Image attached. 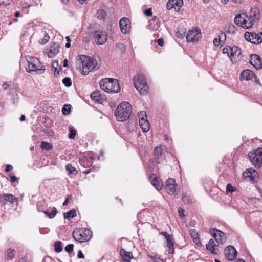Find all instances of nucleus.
<instances>
[{"mask_svg":"<svg viewBox=\"0 0 262 262\" xmlns=\"http://www.w3.org/2000/svg\"><path fill=\"white\" fill-rule=\"evenodd\" d=\"M132 112V106L128 102L121 103L115 111V115L119 121H123L128 119Z\"/></svg>","mask_w":262,"mask_h":262,"instance_id":"nucleus-1","label":"nucleus"},{"mask_svg":"<svg viewBox=\"0 0 262 262\" xmlns=\"http://www.w3.org/2000/svg\"><path fill=\"white\" fill-rule=\"evenodd\" d=\"M100 88L107 93H115L120 90L119 81L114 79L105 78L99 82Z\"/></svg>","mask_w":262,"mask_h":262,"instance_id":"nucleus-2","label":"nucleus"},{"mask_svg":"<svg viewBox=\"0 0 262 262\" xmlns=\"http://www.w3.org/2000/svg\"><path fill=\"white\" fill-rule=\"evenodd\" d=\"M74 239L79 243H84L89 241L93 236L92 231L86 228H76L73 232Z\"/></svg>","mask_w":262,"mask_h":262,"instance_id":"nucleus-3","label":"nucleus"},{"mask_svg":"<svg viewBox=\"0 0 262 262\" xmlns=\"http://www.w3.org/2000/svg\"><path fill=\"white\" fill-rule=\"evenodd\" d=\"M27 61L28 65L26 68V71L28 72L32 73L35 72L38 74H41L44 73L45 67L38 58L34 57H29Z\"/></svg>","mask_w":262,"mask_h":262,"instance_id":"nucleus-4","label":"nucleus"},{"mask_svg":"<svg viewBox=\"0 0 262 262\" xmlns=\"http://www.w3.org/2000/svg\"><path fill=\"white\" fill-rule=\"evenodd\" d=\"M133 81L135 87L141 94H147L148 86L143 76L141 75L135 76L133 78Z\"/></svg>","mask_w":262,"mask_h":262,"instance_id":"nucleus-5","label":"nucleus"},{"mask_svg":"<svg viewBox=\"0 0 262 262\" xmlns=\"http://www.w3.org/2000/svg\"><path fill=\"white\" fill-rule=\"evenodd\" d=\"M248 155L255 168H259L262 166V148H258L254 151L249 152Z\"/></svg>","mask_w":262,"mask_h":262,"instance_id":"nucleus-6","label":"nucleus"},{"mask_svg":"<svg viewBox=\"0 0 262 262\" xmlns=\"http://www.w3.org/2000/svg\"><path fill=\"white\" fill-rule=\"evenodd\" d=\"M84 59L81 61L83 67L82 73L84 75H86L95 69L96 67V61L93 58H90L86 56L82 55Z\"/></svg>","mask_w":262,"mask_h":262,"instance_id":"nucleus-7","label":"nucleus"},{"mask_svg":"<svg viewBox=\"0 0 262 262\" xmlns=\"http://www.w3.org/2000/svg\"><path fill=\"white\" fill-rule=\"evenodd\" d=\"M248 18L246 14L242 13L236 15L234 18V23L236 25L243 28L249 29L253 25L252 21H250V19Z\"/></svg>","mask_w":262,"mask_h":262,"instance_id":"nucleus-8","label":"nucleus"},{"mask_svg":"<svg viewBox=\"0 0 262 262\" xmlns=\"http://www.w3.org/2000/svg\"><path fill=\"white\" fill-rule=\"evenodd\" d=\"M165 148L163 146L156 147L154 149V158L152 159L157 164H162L166 162Z\"/></svg>","mask_w":262,"mask_h":262,"instance_id":"nucleus-9","label":"nucleus"},{"mask_svg":"<svg viewBox=\"0 0 262 262\" xmlns=\"http://www.w3.org/2000/svg\"><path fill=\"white\" fill-rule=\"evenodd\" d=\"M245 38L253 44H259L262 42V32H249L245 33Z\"/></svg>","mask_w":262,"mask_h":262,"instance_id":"nucleus-10","label":"nucleus"},{"mask_svg":"<svg viewBox=\"0 0 262 262\" xmlns=\"http://www.w3.org/2000/svg\"><path fill=\"white\" fill-rule=\"evenodd\" d=\"M201 37V32L197 29L190 30L186 35V41L193 43L198 42Z\"/></svg>","mask_w":262,"mask_h":262,"instance_id":"nucleus-11","label":"nucleus"},{"mask_svg":"<svg viewBox=\"0 0 262 262\" xmlns=\"http://www.w3.org/2000/svg\"><path fill=\"white\" fill-rule=\"evenodd\" d=\"M210 232L217 244H223L224 243L226 239V235L225 233L216 228L210 229Z\"/></svg>","mask_w":262,"mask_h":262,"instance_id":"nucleus-12","label":"nucleus"},{"mask_svg":"<svg viewBox=\"0 0 262 262\" xmlns=\"http://www.w3.org/2000/svg\"><path fill=\"white\" fill-rule=\"evenodd\" d=\"M224 254L227 259L229 261H233L236 258L237 252L233 246L229 245L225 249Z\"/></svg>","mask_w":262,"mask_h":262,"instance_id":"nucleus-13","label":"nucleus"},{"mask_svg":"<svg viewBox=\"0 0 262 262\" xmlns=\"http://www.w3.org/2000/svg\"><path fill=\"white\" fill-rule=\"evenodd\" d=\"M243 177L246 179L249 178L250 180L254 182H257L259 180L257 172L252 168L247 169L243 173Z\"/></svg>","mask_w":262,"mask_h":262,"instance_id":"nucleus-14","label":"nucleus"},{"mask_svg":"<svg viewBox=\"0 0 262 262\" xmlns=\"http://www.w3.org/2000/svg\"><path fill=\"white\" fill-rule=\"evenodd\" d=\"M177 184L176 183L175 180L173 178H168L165 185V189L167 193L170 195L173 194L176 192V186Z\"/></svg>","mask_w":262,"mask_h":262,"instance_id":"nucleus-15","label":"nucleus"},{"mask_svg":"<svg viewBox=\"0 0 262 262\" xmlns=\"http://www.w3.org/2000/svg\"><path fill=\"white\" fill-rule=\"evenodd\" d=\"M18 198L15 197L11 194L3 193L0 195V202L6 204V202H9L11 204L17 202Z\"/></svg>","mask_w":262,"mask_h":262,"instance_id":"nucleus-16","label":"nucleus"},{"mask_svg":"<svg viewBox=\"0 0 262 262\" xmlns=\"http://www.w3.org/2000/svg\"><path fill=\"white\" fill-rule=\"evenodd\" d=\"M250 57V63L256 70L262 69V62L260 56L256 54H252Z\"/></svg>","mask_w":262,"mask_h":262,"instance_id":"nucleus-17","label":"nucleus"},{"mask_svg":"<svg viewBox=\"0 0 262 262\" xmlns=\"http://www.w3.org/2000/svg\"><path fill=\"white\" fill-rule=\"evenodd\" d=\"M130 21L125 17L122 18L119 22L120 28L122 33L126 34L129 31L130 28Z\"/></svg>","mask_w":262,"mask_h":262,"instance_id":"nucleus-18","label":"nucleus"},{"mask_svg":"<svg viewBox=\"0 0 262 262\" xmlns=\"http://www.w3.org/2000/svg\"><path fill=\"white\" fill-rule=\"evenodd\" d=\"M250 17L248 18L250 19V21H252L254 23V21L259 20L260 18V12L258 8L254 7L251 8L249 12Z\"/></svg>","mask_w":262,"mask_h":262,"instance_id":"nucleus-19","label":"nucleus"},{"mask_svg":"<svg viewBox=\"0 0 262 262\" xmlns=\"http://www.w3.org/2000/svg\"><path fill=\"white\" fill-rule=\"evenodd\" d=\"M206 249L211 254H217L219 252V246L215 244L213 239H210L206 245Z\"/></svg>","mask_w":262,"mask_h":262,"instance_id":"nucleus-20","label":"nucleus"},{"mask_svg":"<svg viewBox=\"0 0 262 262\" xmlns=\"http://www.w3.org/2000/svg\"><path fill=\"white\" fill-rule=\"evenodd\" d=\"M94 37L98 45L103 44L107 40L106 37H102V32L99 30L95 31L94 32Z\"/></svg>","mask_w":262,"mask_h":262,"instance_id":"nucleus-21","label":"nucleus"},{"mask_svg":"<svg viewBox=\"0 0 262 262\" xmlns=\"http://www.w3.org/2000/svg\"><path fill=\"white\" fill-rule=\"evenodd\" d=\"M60 46L58 43H53L50 46L48 56L49 58H52L57 54L59 51Z\"/></svg>","mask_w":262,"mask_h":262,"instance_id":"nucleus-22","label":"nucleus"},{"mask_svg":"<svg viewBox=\"0 0 262 262\" xmlns=\"http://www.w3.org/2000/svg\"><path fill=\"white\" fill-rule=\"evenodd\" d=\"M253 77V73L252 71L246 69L243 70L240 75V79L242 80H249L252 79Z\"/></svg>","mask_w":262,"mask_h":262,"instance_id":"nucleus-23","label":"nucleus"},{"mask_svg":"<svg viewBox=\"0 0 262 262\" xmlns=\"http://www.w3.org/2000/svg\"><path fill=\"white\" fill-rule=\"evenodd\" d=\"M80 164L84 168H90L92 166L93 164L92 159L91 157H83L79 159Z\"/></svg>","mask_w":262,"mask_h":262,"instance_id":"nucleus-24","label":"nucleus"},{"mask_svg":"<svg viewBox=\"0 0 262 262\" xmlns=\"http://www.w3.org/2000/svg\"><path fill=\"white\" fill-rule=\"evenodd\" d=\"M16 251L11 248H8L5 252V258L6 260H12L16 255Z\"/></svg>","mask_w":262,"mask_h":262,"instance_id":"nucleus-25","label":"nucleus"},{"mask_svg":"<svg viewBox=\"0 0 262 262\" xmlns=\"http://www.w3.org/2000/svg\"><path fill=\"white\" fill-rule=\"evenodd\" d=\"M120 254L124 261L126 262H132L131 259L133 257V254L132 252H128L124 249H121L120 251Z\"/></svg>","mask_w":262,"mask_h":262,"instance_id":"nucleus-26","label":"nucleus"},{"mask_svg":"<svg viewBox=\"0 0 262 262\" xmlns=\"http://www.w3.org/2000/svg\"><path fill=\"white\" fill-rule=\"evenodd\" d=\"M102 95L99 91H96L91 94V98L96 103H101L102 102Z\"/></svg>","mask_w":262,"mask_h":262,"instance_id":"nucleus-27","label":"nucleus"},{"mask_svg":"<svg viewBox=\"0 0 262 262\" xmlns=\"http://www.w3.org/2000/svg\"><path fill=\"white\" fill-rule=\"evenodd\" d=\"M139 125L144 132H147L150 129L149 123L147 119H141L140 120Z\"/></svg>","mask_w":262,"mask_h":262,"instance_id":"nucleus-28","label":"nucleus"},{"mask_svg":"<svg viewBox=\"0 0 262 262\" xmlns=\"http://www.w3.org/2000/svg\"><path fill=\"white\" fill-rule=\"evenodd\" d=\"M241 54V49L235 46L232 47L231 52H230V59L232 61V58L237 57L238 58Z\"/></svg>","mask_w":262,"mask_h":262,"instance_id":"nucleus-29","label":"nucleus"},{"mask_svg":"<svg viewBox=\"0 0 262 262\" xmlns=\"http://www.w3.org/2000/svg\"><path fill=\"white\" fill-rule=\"evenodd\" d=\"M160 234L165 237L167 241V245L174 244V238L172 235H170L164 231L161 232Z\"/></svg>","mask_w":262,"mask_h":262,"instance_id":"nucleus-30","label":"nucleus"},{"mask_svg":"<svg viewBox=\"0 0 262 262\" xmlns=\"http://www.w3.org/2000/svg\"><path fill=\"white\" fill-rule=\"evenodd\" d=\"M43 213L46 214L49 218L53 219L55 217L57 213V210L56 207H53L52 210L50 212L49 210H45L43 211Z\"/></svg>","mask_w":262,"mask_h":262,"instance_id":"nucleus-31","label":"nucleus"},{"mask_svg":"<svg viewBox=\"0 0 262 262\" xmlns=\"http://www.w3.org/2000/svg\"><path fill=\"white\" fill-rule=\"evenodd\" d=\"M96 16L97 19L104 20L106 17L107 14L103 9H100L97 11Z\"/></svg>","mask_w":262,"mask_h":262,"instance_id":"nucleus-32","label":"nucleus"},{"mask_svg":"<svg viewBox=\"0 0 262 262\" xmlns=\"http://www.w3.org/2000/svg\"><path fill=\"white\" fill-rule=\"evenodd\" d=\"M63 215L65 219H67L70 220L76 216V210L74 209H72L69 210L67 213H64L63 214Z\"/></svg>","mask_w":262,"mask_h":262,"instance_id":"nucleus-33","label":"nucleus"},{"mask_svg":"<svg viewBox=\"0 0 262 262\" xmlns=\"http://www.w3.org/2000/svg\"><path fill=\"white\" fill-rule=\"evenodd\" d=\"M66 169L67 171L69 172V174L76 175L77 174V171H76V168L72 166V164H68L66 166Z\"/></svg>","mask_w":262,"mask_h":262,"instance_id":"nucleus-34","label":"nucleus"},{"mask_svg":"<svg viewBox=\"0 0 262 262\" xmlns=\"http://www.w3.org/2000/svg\"><path fill=\"white\" fill-rule=\"evenodd\" d=\"M40 147L41 149L47 151L51 150L53 149L52 145L51 143L45 141H42L41 142Z\"/></svg>","mask_w":262,"mask_h":262,"instance_id":"nucleus-35","label":"nucleus"},{"mask_svg":"<svg viewBox=\"0 0 262 262\" xmlns=\"http://www.w3.org/2000/svg\"><path fill=\"white\" fill-rule=\"evenodd\" d=\"M151 184L153 185V186L157 189V190H161L162 188L163 185L161 184L159 182L158 178L156 177H155L152 180H151Z\"/></svg>","mask_w":262,"mask_h":262,"instance_id":"nucleus-36","label":"nucleus"},{"mask_svg":"<svg viewBox=\"0 0 262 262\" xmlns=\"http://www.w3.org/2000/svg\"><path fill=\"white\" fill-rule=\"evenodd\" d=\"M173 4L175 6V10L177 12H179L180 10V8L183 5V0H173Z\"/></svg>","mask_w":262,"mask_h":262,"instance_id":"nucleus-37","label":"nucleus"},{"mask_svg":"<svg viewBox=\"0 0 262 262\" xmlns=\"http://www.w3.org/2000/svg\"><path fill=\"white\" fill-rule=\"evenodd\" d=\"M63 248L62 246V242L60 241H57L54 243V250L56 252L59 253L62 251Z\"/></svg>","mask_w":262,"mask_h":262,"instance_id":"nucleus-38","label":"nucleus"},{"mask_svg":"<svg viewBox=\"0 0 262 262\" xmlns=\"http://www.w3.org/2000/svg\"><path fill=\"white\" fill-rule=\"evenodd\" d=\"M155 161L152 159H150L147 163V167L150 172L154 171L155 165L154 164Z\"/></svg>","mask_w":262,"mask_h":262,"instance_id":"nucleus-39","label":"nucleus"},{"mask_svg":"<svg viewBox=\"0 0 262 262\" xmlns=\"http://www.w3.org/2000/svg\"><path fill=\"white\" fill-rule=\"evenodd\" d=\"M71 105L70 104H65L62 110L63 114L65 115H69L70 113Z\"/></svg>","mask_w":262,"mask_h":262,"instance_id":"nucleus-40","label":"nucleus"},{"mask_svg":"<svg viewBox=\"0 0 262 262\" xmlns=\"http://www.w3.org/2000/svg\"><path fill=\"white\" fill-rule=\"evenodd\" d=\"M69 133L68 134V137L70 139H74L76 135V130L74 129L73 127L70 126L69 127Z\"/></svg>","mask_w":262,"mask_h":262,"instance_id":"nucleus-41","label":"nucleus"},{"mask_svg":"<svg viewBox=\"0 0 262 262\" xmlns=\"http://www.w3.org/2000/svg\"><path fill=\"white\" fill-rule=\"evenodd\" d=\"M236 31V27L233 24H229L227 27V31L231 34H234Z\"/></svg>","mask_w":262,"mask_h":262,"instance_id":"nucleus-42","label":"nucleus"},{"mask_svg":"<svg viewBox=\"0 0 262 262\" xmlns=\"http://www.w3.org/2000/svg\"><path fill=\"white\" fill-rule=\"evenodd\" d=\"M217 39L220 40L224 45L226 39V34L224 32H221L219 35Z\"/></svg>","mask_w":262,"mask_h":262,"instance_id":"nucleus-43","label":"nucleus"},{"mask_svg":"<svg viewBox=\"0 0 262 262\" xmlns=\"http://www.w3.org/2000/svg\"><path fill=\"white\" fill-rule=\"evenodd\" d=\"M62 82L67 87H70L72 85V81L70 78L66 77L63 79Z\"/></svg>","mask_w":262,"mask_h":262,"instance_id":"nucleus-44","label":"nucleus"},{"mask_svg":"<svg viewBox=\"0 0 262 262\" xmlns=\"http://www.w3.org/2000/svg\"><path fill=\"white\" fill-rule=\"evenodd\" d=\"M186 34V30H178L176 33V36L178 38H183Z\"/></svg>","mask_w":262,"mask_h":262,"instance_id":"nucleus-45","label":"nucleus"},{"mask_svg":"<svg viewBox=\"0 0 262 262\" xmlns=\"http://www.w3.org/2000/svg\"><path fill=\"white\" fill-rule=\"evenodd\" d=\"M50 37L47 33H45L43 38L41 40H39V42L41 44L46 43L49 40Z\"/></svg>","mask_w":262,"mask_h":262,"instance_id":"nucleus-46","label":"nucleus"},{"mask_svg":"<svg viewBox=\"0 0 262 262\" xmlns=\"http://www.w3.org/2000/svg\"><path fill=\"white\" fill-rule=\"evenodd\" d=\"M183 201L184 203H186V204H189L191 203V200L190 198L186 195V194L183 193L182 195V198Z\"/></svg>","mask_w":262,"mask_h":262,"instance_id":"nucleus-47","label":"nucleus"},{"mask_svg":"<svg viewBox=\"0 0 262 262\" xmlns=\"http://www.w3.org/2000/svg\"><path fill=\"white\" fill-rule=\"evenodd\" d=\"M231 48L232 47H225L222 50L223 53L224 54H227L228 56L230 58V52H231Z\"/></svg>","mask_w":262,"mask_h":262,"instance_id":"nucleus-48","label":"nucleus"},{"mask_svg":"<svg viewBox=\"0 0 262 262\" xmlns=\"http://www.w3.org/2000/svg\"><path fill=\"white\" fill-rule=\"evenodd\" d=\"M74 249V245L73 244H68L65 247V250L68 253H70L71 252L73 251Z\"/></svg>","mask_w":262,"mask_h":262,"instance_id":"nucleus-49","label":"nucleus"},{"mask_svg":"<svg viewBox=\"0 0 262 262\" xmlns=\"http://www.w3.org/2000/svg\"><path fill=\"white\" fill-rule=\"evenodd\" d=\"M139 120L141 119H147L146 113L145 111H140L138 113Z\"/></svg>","mask_w":262,"mask_h":262,"instance_id":"nucleus-50","label":"nucleus"},{"mask_svg":"<svg viewBox=\"0 0 262 262\" xmlns=\"http://www.w3.org/2000/svg\"><path fill=\"white\" fill-rule=\"evenodd\" d=\"M235 191V188H234V187H233L231 184H227V188H226V191L227 192H230V193H232V192H233Z\"/></svg>","mask_w":262,"mask_h":262,"instance_id":"nucleus-51","label":"nucleus"},{"mask_svg":"<svg viewBox=\"0 0 262 262\" xmlns=\"http://www.w3.org/2000/svg\"><path fill=\"white\" fill-rule=\"evenodd\" d=\"M167 8L168 10H170L173 8H176L174 4L173 0H169L166 5Z\"/></svg>","mask_w":262,"mask_h":262,"instance_id":"nucleus-52","label":"nucleus"},{"mask_svg":"<svg viewBox=\"0 0 262 262\" xmlns=\"http://www.w3.org/2000/svg\"><path fill=\"white\" fill-rule=\"evenodd\" d=\"M178 211L179 216L181 219L184 218L185 216L184 210L181 207H179L178 209Z\"/></svg>","mask_w":262,"mask_h":262,"instance_id":"nucleus-53","label":"nucleus"},{"mask_svg":"<svg viewBox=\"0 0 262 262\" xmlns=\"http://www.w3.org/2000/svg\"><path fill=\"white\" fill-rule=\"evenodd\" d=\"M190 233L191 236L193 239L194 238V237H198L199 236L198 233L194 229L190 230Z\"/></svg>","mask_w":262,"mask_h":262,"instance_id":"nucleus-54","label":"nucleus"},{"mask_svg":"<svg viewBox=\"0 0 262 262\" xmlns=\"http://www.w3.org/2000/svg\"><path fill=\"white\" fill-rule=\"evenodd\" d=\"M149 258L153 260V262H163V260L156 256H148Z\"/></svg>","mask_w":262,"mask_h":262,"instance_id":"nucleus-55","label":"nucleus"},{"mask_svg":"<svg viewBox=\"0 0 262 262\" xmlns=\"http://www.w3.org/2000/svg\"><path fill=\"white\" fill-rule=\"evenodd\" d=\"M167 246L168 248V253L169 254H173L174 253L173 244L167 245Z\"/></svg>","mask_w":262,"mask_h":262,"instance_id":"nucleus-56","label":"nucleus"},{"mask_svg":"<svg viewBox=\"0 0 262 262\" xmlns=\"http://www.w3.org/2000/svg\"><path fill=\"white\" fill-rule=\"evenodd\" d=\"M213 43L214 46H218L220 45L221 46L223 45L220 40L217 39V38H214L213 40Z\"/></svg>","mask_w":262,"mask_h":262,"instance_id":"nucleus-57","label":"nucleus"},{"mask_svg":"<svg viewBox=\"0 0 262 262\" xmlns=\"http://www.w3.org/2000/svg\"><path fill=\"white\" fill-rule=\"evenodd\" d=\"M144 14L147 16H151L152 15L151 8H148L144 11Z\"/></svg>","mask_w":262,"mask_h":262,"instance_id":"nucleus-58","label":"nucleus"},{"mask_svg":"<svg viewBox=\"0 0 262 262\" xmlns=\"http://www.w3.org/2000/svg\"><path fill=\"white\" fill-rule=\"evenodd\" d=\"M155 41L157 42L158 43V45L161 47H162L164 45V40L162 38H160L157 40H155Z\"/></svg>","mask_w":262,"mask_h":262,"instance_id":"nucleus-59","label":"nucleus"},{"mask_svg":"<svg viewBox=\"0 0 262 262\" xmlns=\"http://www.w3.org/2000/svg\"><path fill=\"white\" fill-rule=\"evenodd\" d=\"M13 169V166L10 164H8L6 166V168L5 170V172L8 173L12 170Z\"/></svg>","mask_w":262,"mask_h":262,"instance_id":"nucleus-60","label":"nucleus"},{"mask_svg":"<svg viewBox=\"0 0 262 262\" xmlns=\"http://www.w3.org/2000/svg\"><path fill=\"white\" fill-rule=\"evenodd\" d=\"M72 199V195H69L67 198H66V199L65 200V201L63 202V206H66L68 204L69 202V199Z\"/></svg>","mask_w":262,"mask_h":262,"instance_id":"nucleus-61","label":"nucleus"},{"mask_svg":"<svg viewBox=\"0 0 262 262\" xmlns=\"http://www.w3.org/2000/svg\"><path fill=\"white\" fill-rule=\"evenodd\" d=\"M10 181L12 182H14L18 180V178L14 175H12L10 177Z\"/></svg>","mask_w":262,"mask_h":262,"instance_id":"nucleus-62","label":"nucleus"},{"mask_svg":"<svg viewBox=\"0 0 262 262\" xmlns=\"http://www.w3.org/2000/svg\"><path fill=\"white\" fill-rule=\"evenodd\" d=\"M193 240L194 243L196 245H199L201 244V241L200 240L199 236L198 237H194Z\"/></svg>","mask_w":262,"mask_h":262,"instance_id":"nucleus-63","label":"nucleus"},{"mask_svg":"<svg viewBox=\"0 0 262 262\" xmlns=\"http://www.w3.org/2000/svg\"><path fill=\"white\" fill-rule=\"evenodd\" d=\"M37 210L38 212H41L43 213V211H45V210H43L42 206L38 203L37 204Z\"/></svg>","mask_w":262,"mask_h":262,"instance_id":"nucleus-64","label":"nucleus"}]
</instances>
